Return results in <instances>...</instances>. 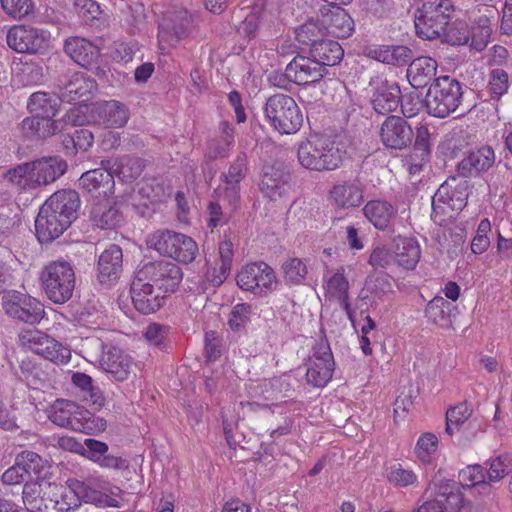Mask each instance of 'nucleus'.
Here are the masks:
<instances>
[{"label": "nucleus", "mask_w": 512, "mask_h": 512, "mask_svg": "<svg viewBox=\"0 0 512 512\" xmlns=\"http://www.w3.org/2000/svg\"><path fill=\"white\" fill-rule=\"evenodd\" d=\"M147 280L137 272L132 283L130 284V298L135 309L148 315L159 310L163 304L165 297L156 293L153 284L144 282Z\"/></svg>", "instance_id": "obj_23"}, {"label": "nucleus", "mask_w": 512, "mask_h": 512, "mask_svg": "<svg viewBox=\"0 0 512 512\" xmlns=\"http://www.w3.org/2000/svg\"><path fill=\"white\" fill-rule=\"evenodd\" d=\"M123 253L119 246L110 245L104 250L98 261V280L110 285L116 281L122 272Z\"/></svg>", "instance_id": "obj_31"}, {"label": "nucleus", "mask_w": 512, "mask_h": 512, "mask_svg": "<svg viewBox=\"0 0 512 512\" xmlns=\"http://www.w3.org/2000/svg\"><path fill=\"white\" fill-rule=\"evenodd\" d=\"M330 197L339 208L359 207L364 201L363 187L357 180L340 182L332 187Z\"/></svg>", "instance_id": "obj_33"}, {"label": "nucleus", "mask_w": 512, "mask_h": 512, "mask_svg": "<svg viewBox=\"0 0 512 512\" xmlns=\"http://www.w3.org/2000/svg\"><path fill=\"white\" fill-rule=\"evenodd\" d=\"M96 89V81L82 72L66 75L58 83L59 98L67 103L85 102Z\"/></svg>", "instance_id": "obj_21"}, {"label": "nucleus", "mask_w": 512, "mask_h": 512, "mask_svg": "<svg viewBox=\"0 0 512 512\" xmlns=\"http://www.w3.org/2000/svg\"><path fill=\"white\" fill-rule=\"evenodd\" d=\"M46 297L55 304H64L73 295L76 284L75 271L70 262L59 259L46 264L40 274Z\"/></svg>", "instance_id": "obj_6"}, {"label": "nucleus", "mask_w": 512, "mask_h": 512, "mask_svg": "<svg viewBox=\"0 0 512 512\" xmlns=\"http://www.w3.org/2000/svg\"><path fill=\"white\" fill-rule=\"evenodd\" d=\"M20 467L27 471V480H38L45 468L43 459L35 452L24 451L16 458Z\"/></svg>", "instance_id": "obj_50"}, {"label": "nucleus", "mask_w": 512, "mask_h": 512, "mask_svg": "<svg viewBox=\"0 0 512 512\" xmlns=\"http://www.w3.org/2000/svg\"><path fill=\"white\" fill-rule=\"evenodd\" d=\"M325 74L324 66L310 55H297L286 66L284 77L295 84L307 85L319 81Z\"/></svg>", "instance_id": "obj_24"}, {"label": "nucleus", "mask_w": 512, "mask_h": 512, "mask_svg": "<svg viewBox=\"0 0 512 512\" xmlns=\"http://www.w3.org/2000/svg\"><path fill=\"white\" fill-rule=\"evenodd\" d=\"M411 126L402 117L390 115L379 128L382 144L388 149L402 150L410 146L413 139Z\"/></svg>", "instance_id": "obj_22"}, {"label": "nucleus", "mask_w": 512, "mask_h": 512, "mask_svg": "<svg viewBox=\"0 0 512 512\" xmlns=\"http://www.w3.org/2000/svg\"><path fill=\"white\" fill-rule=\"evenodd\" d=\"M252 314V306L248 303H238L236 304L229 318V326L232 330H239L246 326V324L250 321V317Z\"/></svg>", "instance_id": "obj_59"}, {"label": "nucleus", "mask_w": 512, "mask_h": 512, "mask_svg": "<svg viewBox=\"0 0 512 512\" xmlns=\"http://www.w3.org/2000/svg\"><path fill=\"white\" fill-rule=\"evenodd\" d=\"M204 352L207 360L215 361L220 357V341L214 331H208L204 337Z\"/></svg>", "instance_id": "obj_63"}, {"label": "nucleus", "mask_w": 512, "mask_h": 512, "mask_svg": "<svg viewBox=\"0 0 512 512\" xmlns=\"http://www.w3.org/2000/svg\"><path fill=\"white\" fill-rule=\"evenodd\" d=\"M181 233L171 230H157L147 237V246L156 250L160 255L170 257L176 240Z\"/></svg>", "instance_id": "obj_46"}, {"label": "nucleus", "mask_w": 512, "mask_h": 512, "mask_svg": "<svg viewBox=\"0 0 512 512\" xmlns=\"http://www.w3.org/2000/svg\"><path fill=\"white\" fill-rule=\"evenodd\" d=\"M236 281L244 291L252 292L255 295H266L273 290L276 276L274 270L261 261L242 267L237 274Z\"/></svg>", "instance_id": "obj_17"}, {"label": "nucleus", "mask_w": 512, "mask_h": 512, "mask_svg": "<svg viewBox=\"0 0 512 512\" xmlns=\"http://www.w3.org/2000/svg\"><path fill=\"white\" fill-rule=\"evenodd\" d=\"M31 163L38 188L54 182L67 169L66 162L58 157L42 158Z\"/></svg>", "instance_id": "obj_35"}, {"label": "nucleus", "mask_w": 512, "mask_h": 512, "mask_svg": "<svg viewBox=\"0 0 512 512\" xmlns=\"http://www.w3.org/2000/svg\"><path fill=\"white\" fill-rule=\"evenodd\" d=\"M41 485L37 480H27L23 487V502L26 505L27 510L32 511V505L34 502H38L42 499L40 496Z\"/></svg>", "instance_id": "obj_62"}, {"label": "nucleus", "mask_w": 512, "mask_h": 512, "mask_svg": "<svg viewBox=\"0 0 512 512\" xmlns=\"http://www.w3.org/2000/svg\"><path fill=\"white\" fill-rule=\"evenodd\" d=\"M373 91V109L382 115L395 111L401 100V90L396 82L388 81L383 75H376L369 81Z\"/></svg>", "instance_id": "obj_20"}, {"label": "nucleus", "mask_w": 512, "mask_h": 512, "mask_svg": "<svg viewBox=\"0 0 512 512\" xmlns=\"http://www.w3.org/2000/svg\"><path fill=\"white\" fill-rule=\"evenodd\" d=\"M191 24L192 16L186 10L168 12L159 24V41L170 46L175 45L188 36Z\"/></svg>", "instance_id": "obj_25"}, {"label": "nucleus", "mask_w": 512, "mask_h": 512, "mask_svg": "<svg viewBox=\"0 0 512 512\" xmlns=\"http://www.w3.org/2000/svg\"><path fill=\"white\" fill-rule=\"evenodd\" d=\"M472 409L466 402H461L446 411L445 433L449 436L458 432L461 426L469 420Z\"/></svg>", "instance_id": "obj_47"}, {"label": "nucleus", "mask_w": 512, "mask_h": 512, "mask_svg": "<svg viewBox=\"0 0 512 512\" xmlns=\"http://www.w3.org/2000/svg\"><path fill=\"white\" fill-rule=\"evenodd\" d=\"M72 383L81 389L83 398L94 406V409H99L104 405L105 399L98 387L93 385L92 378L81 372H76L72 375Z\"/></svg>", "instance_id": "obj_44"}, {"label": "nucleus", "mask_w": 512, "mask_h": 512, "mask_svg": "<svg viewBox=\"0 0 512 512\" xmlns=\"http://www.w3.org/2000/svg\"><path fill=\"white\" fill-rule=\"evenodd\" d=\"M60 101L59 94L35 92L29 97L27 108L33 117H54Z\"/></svg>", "instance_id": "obj_40"}, {"label": "nucleus", "mask_w": 512, "mask_h": 512, "mask_svg": "<svg viewBox=\"0 0 512 512\" xmlns=\"http://www.w3.org/2000/svg\"><path fill=\"white\" fill-rule=\"evenodd\" d=\"M420 247L411 238L400 239L396 244L395 260L405 269H413L420 259Z\"/></svg>", "instance_id": "obj_43"}, {"label": "nucleus", "mask_w": 512, "mask_h": 512, "mask_svg": "<svg viewBox=\"0 0 512 512\" xmlns=\"http://www.w3.org/2000/svg\"><path fill=\"white\" fill-rule=\"evenodd\" d=\"M456 307L441 296H435L425 308V317L429 322L441 327L452 325V312Z\"/></svg>", "instance_id": "obj_39"}, {"label": "nucleus", "mask_w": 512, "mask_h": 512, "mask_svg": "<svg viewBox=\"0 0 512 512\" xmlns=\"http://www.w3.org/2000/svg\"><path fill=\"white\" fill-rule=\"evenodd\" d=\"M463 95L462 83L448 75L440 76L431 82L424 106L429 115L445 118L462 107Z\"/></svg>", "instance_id": "obj_3"}, {"label": "nucleus", "mask_w": 512, "mask_h": 512, "mask_svg": "<svg viewBox=\"0 0 512 512\" xmlns=\"http://www.w3.org/2000/svg\"><path fill=\"white\" fill-rule=\"evenodd\" d=\"M80 198L74 190H59L40 207L35 220L36 236L41 243L58 238L77 218Z\"/></svg>", "instance_id": "obj_1"}, {"label": "nucleus", "mask_w": 512, "mask_h": 512, "mask_svg": "<svg viewBox=\"0 0 512 512\" xmlns=\"http://www.w3.org/2000/svg\"><path fill=\"white\" fill-rule=\"evenodd\" d=\"M53 117H32L23 121V128L30 129L39 138H47L60 130L59 123Z\"/></svg>", "instance_id": "obj_49"}, {"label": "nucleus", "mask_w": 512, "mask_h": 512, "mask_svg": "<svg viewBox=\"0 0 512 512\" xmlns=\"http://www.w3.org/2000/svg\"><path fill=\"white\" fill-rule=\"evenodd\" d=\"M437 67V61L428 56L411 59L407 69V79L412 87L423 88L436 79Z\"/></svg>", "instance_id": "obj_34"}, {"label": "nucleus", "mask_w": 512, "mask_h": 512, "mask_svg": "<svg viewBox=\"0 0 512 512\" xmlns=\"http://www.w3.org/2000/svg\"><path fill=\"white\" fill-rule=\"evenodd\" d=\"M19 342L33 353L58 365L67 364L71 350L39 330H26L19 334Z\"/></svg>", "instance_id": "obj_13"}, {"label": "nucleus", "mask_w": 512, "mask_h": 512, "mask_svg": "<svg viewBox=\"0 0 512 512\" xmlns=\"http://www.w3.org/2000/svg\"><path fill=\"white\" fill-rule=\"evenodd\" d=\"M197 254V243L191 237L180 234L179 238L176 240V245L172 250L170 258L188 264L195 260Z\"/></svg>", "instance_id": "obj_48"}, {"label": "nucleus", "mask_w": 512, "mask_h": 512, "mask_svg": "<svg viewBox=\"0 0 512 512\" xmlns=\"http://www.w3.org/2000/svg\"><path fill=\"white\" fill-rule=\"evenodd\" d=\"M65 53L84 68L92 67L99 58V49L85 38L70 37L64 44Z\"/></svg>", "instance_id": "obj_32"}, {"label": "nucleus", "mask_w": 512, "mask_h": 512, "mask_svg": "<svg viewBox=\"0 0 512 512\" xmlns=\"http://www.w3.org/2000/svg\"><path fill=\"white\" fill-rule=\"evenodd\" d=\"M509 86V75L504 69L495 68L490 71L487 88L493 99H499L506 94Z\"/></svg>", "instance_id": "obj_52"}, {"label": "nucleus", "mask_w": 512, "mask_h": 512, "mask_svg": "<svg viewBox=\"0 0 512 512\" xmlns=\"http://www.w3.org/2000/svg\"><path fill=\"white\" fill-rule=\"evenodd\" d=\"M126 158H113L106 162V168H96L84 172L79 185L95 200L106 199L117 193L122 197L127 192Z\"/></svg>", "instance_id": "obj_2"}, {"label": "nucleus", "mask_w": 512, "mask_h": 512, "mask_svg": "<svg viewBox=\"0 0 512 512\" xmlns=\"http://www.w3.org/2000/svg\"><path fill=\"white\" fill-rule=\"evenodd\" d=\"M4 179L20 192L32 191L38 188L31 162L18 164L7 170Z\"/></svg>", "instance_id": "obj_37"}, {"label": "nucleus", "mask_w": 512, "mask_h": 512, "mask_svg": "<svg viewBox=\"0 0 512 512\" xmlns=\"http://www.w3.org/2000/svg\"><path fill=\"white\" fill-rule=\"evenodd\" d=\"M321 25L337 38H348L354 30V21L340 6H323L319 10Z\"/></svg>", "instance_id": "obj_26"}, {"label": "nucleus", "mask_w": 512, "mask_h": 512, "mask_svg": "<svg viewBox=\"0 0 512 512\" xmlns=\"http://www.w3.org/2000/svg\"><path fill=\"white\" fill-rule=\"evenodd\" d=\"M492 34L491 19L487 14L479 15L473 20L470 29L471 46L482 51L488 44Z\"/></svg>", "instance_id": "obj_45"}, {"label": "nucleus", "mask_w": 512, "mask_h": 512, "mask_svg": "<svg viewBox=\"0 0 512 512\" xmlns=\"http://www.w3.org/2000/svg\"><path fill=\"white\" fill-rule=\"evenodd\" d=\"M309 55L324 66L327 73L328 66L337 65L343 58L344 51L340 44L331 39H321L310 47Z\"/></svg>", "instance_id": "obj_36"}, {"label": "nucleus", "mask_w": 512, "mask_h": 512, "mask_svg": "<svg viewBox=\"0 0 512 512\" xmlns=\"http://www.w3.org/2000/svg\"><path fill=\"white\" fill-rule=\"evenodd\" d=\"M363 213L377 229L384 230L388 227L396 210L386 201L373 200L366 203Z\"/></svg>", "instance_id": "obj_41"}, {"label": "nucleus", "mask_w": 512, "mask_h": 512, "mask_svg": "<svg viewBox=\"0 0 512 512\" xmlns=\"http://www.w3.org/2000/svg\"><path fill=\"white\" fill-rule=\"evenodd\" d=\"M306 365L307 383L317 388L325 387L332 379L335 370L333 354L326 341H320L316 345Z\"/></svg>", "instance_id": "obj_18"}, {"label": "nucleus", "mask_w": 512, "mask_h": 512, "mask_svg": "<svg viewBox=\"0 0 512 512\" xmlns=\"http://www.w3.org/2000/svg\"><path fill=\"white\" fill-rule=\"evenodd\" d=\"M323 30L324 28H321L317 22L307 21L296 29L295 38L298 43L312 47L322 39Z\"/></svg>", "instance_id": "obj_54"}, {"label": "nucleus", "mask_w": 512, "mask_h": 512, "mask_svg": "<svg viewBox=\"0 0 512 512\" xmlns=\"http://www.w3.org/2000/svg\"><path fill=\"white\" fill-rule=\"evenodd\" d=\"M6 42L18 53L41 54L50 47L51 34L30 25H14L7 32Z\"/></svg>", "instance_id": "obj_12"}, {"label": "nucleus", "mask_w": 512, "mask_h": 512, "mask_svg": "<svg viewBox=\"0 0 512 512\" xmlns=\"http://www.w3.org/2000/svg\"><path fill=\"white\" fill-rule=\"evenodd\" d=\"M248 172V157L246 152L240 151L231 162L227 172L220 175L221 184L214 193L219 200L227 203L232 211L238 206L241 195L240 183L245 179Z\"/></svg>", "instance_id": "obj_14"}, {"label": "nucleus", "mask_w": 512, "mask_h": 512, "mask_svg": "<svg viewBox=\"0 0 512 512\" xmlns=\"http://www.w3.org/2000/svg\"><path fill=\"white\" fill-rule=\"evenodd\" d=\"M434 497L424 501L416 512H459L464 506L461 486L453 480L434 483Z\"/></svg>", "instance_id": "obj_15"}, {"label": "nucleus", "mask_w": 512, "mask_h": 512, "mask_svg": "<svg viewBox=\"0 0 512 512\" xmlns=\"http://www.w3.org/2000/svg\"><path fill=\"white\" fill-rule=\"evenodd\" d=\"M3 11L14 19H22L32 12L31 0H0Z\"/></svg>", "instance_id": "obj_57"}, {"label": "nucleus", "mask_w": 512, "mask_h": 512, "mask_svg": "<svg viewBox=\"0 0 512 512\" xmlns=\"http://www.w3.org/2000/svg\"><path fill=\"white\" fill-rule=\"evenodd\" d=\"M461 490L465 488L478 487L481 493L489 494L491 486L486 481V470L479 464L469 465L459 472Z\"/></svg>", "instance_id": "obj_42"}, {"label": "nucleus", "mask_w": 512, "mask_h": 512, "mask_svg": "<svg viewBox=\"0 0 512 512\" xmlns=\"http://www.w3.org/2000/svg\"><path fill=\"white\" fill-rule=\"evenodd\" d=\"M220 262L222 264V279H226L230 273L233 259V244L230 239H224L219 244Z\"/></svg>", "instance_id": "obj_61"}, {"label": "nucleus", "mask_w": 512, "mask_h": 512, "mask_svg": "<svg viewBox=\"0 0 512 512\" xmlns=\"http://www.w3.org/2000/svg\"><path fill=\"white\" fill-rule=\"evenodd\" d=\"M349 281L345 276V267L340 266L329 277H325L324 290L328 300L337 301L349 318H352V311L349 303Z\"/></svg>", "instance_id": "obj_30"}, {"label": "nucleus", "mask_w": 512, "mask_h": 512, "mask_svg": "<svg viewBox=\"0 0 512 512\" xmlns=\"http://www.w3.org/2000/svg\"><path fill=\"white\" fill-rule=\"evenodd\" d=\"M511 458L508 455H501L489 461V469L486 471L488 482H498L510 471Z\"/></svg>", "instance_id": "obj_56"}, {"label": "nucleus", "mask_w": 512, "mask_h": 512, "mask_svg": "<svg viewBox=\"0 0 512 512\" xmlns=\"http://www.w3.org/2000/svg\"><path fill=\"white\" fill-rule=\"evenodd\" d=\"M288 173L280 166L266 165L260 181V190L270 200L276 201L289 191Z\"/></svg>", "instance_id": "obj_28"}, {"label": "nucleus", "mask_w": 512, "mask_h": 512, "mask_svg": "<svg viewBox=\"0 0 512 512\" xmlns=\"http://www.w3.org/2000/svg\"><path fill=\"white\" fill-rule=\"evenodd\" d=\"M285 281L289 284H301L307 273L306 264L299 258H290L282 264Z\"/></svg>", "instance_id": "obj_53"}, {"label": "nucleus", "mask_w": 512, "mask_h": 512, "mask_svg": "<svg viewBox=\"0 0 512 512\" xmlns=\"http://www.w3.org/2000/svg\"><path fill=\"white\" fill-rule=\"evenodd\" d=\"M439 38L450 45H465L471 39L470 29L463 21L449 23Z\"/></svg>", "instance_id": "obj_51"}, {"label": "nucleus", "mask_w": 512, "mask_h": 512, "mask_svg": "<svg viewBox=\"0 0 512 512\" xmlns=\"http://www.w3.org/2000/svg\"><path fill=\"white\" fill-rule=\"evenodd\" d=\"M469 182L466 178L450 176L441 184L432 197L431 218L435 223L442 224L446 208L452 211H461L467 205Z\"/></svg>", "instance_id": "obj_10"}, {"label": "nucleus", "mask_w": 512, "mask_h": 512, "mask_svg": "<svg viewBox=\"0 0 512 512\" xmlns=\"http://www.w3.org/2000/svg\"><path fill=\"white\" fill-rule=\"evenodd\" d=\"M268 123L281 134H294L302 126L303 115L295 100L286 94L270 96L264 107Z\"/></svg>", "instance_id": "obj_8"}, {"label": "nucleus", "mask_w": 512, "mask_h": 512, "mask_svg": "<svg viewBox=\"0 0 512 512\" xmlns=\"http://www.w3.org/2000/svg\"><path fill=\"white\" fill-rule=\"evenodd\" d=\"M343 151L339 146L322 136H313L299 144L297 158L300 165L311 171H331L340 166Z\"/></svg>", "instance_id": "obj_5"}, {"label": "nucleus", "mask_w": 512, "mask_h": 512, "mask_svg": "<svg viewBox=\"0 0 512 512\" xmlns=\"http://www.w3.org/2000/svg\"><path fill=\"white\" fill-rule=\"evenodd\" d=\"M49 418L58 426L87 434L106 427L103 419L91 417L87 410L68 400H57L51 406Z\"/></svg>", "instance_id": "obj_9"}, {"label": "nucleus", "mask_w": 512, "mask_h": 512, "mask_svg": "<svg viewBox=\"0 0 512 512\" xmlns=\"http://www.w3.org/2000/svg\"><path fill=\"white\" fill-rule=\"evenodd\" d=\"M138 272L163 293L174 292L183 276L177 264L164 260L147 263Z\"/></svg>", "instance_id": "obj_19"}, {"label": "nucleus", "mask_w": 512, "mask_h": 512, "mask_svg": "<svg viewBox=\"0 0 512 512\" xmlns=\"http://www.w3.org/2000/svg\"><path fill=\"white\" fill-rule=\"evenodd\" d=\"M65 118L68 122L73 125H84L86 122H90V107L87 105H79L69 109Z\"/></svg>", "instance_id": "obj_64"}, {"label": "nucleus", "mask_w": 512, "mask_h": 512, "mask_svg": "<svg viewBox=\"0 0 512 512\" xmlns=\"http://www.w3.org/2000/svg\"><path fill=\"white\" fill-rule=\"evenodd\" d=\"M121 215L115 205L108 198L94 200L91 208V220L101 229H111L118 225Z\"/></svg>", "instance_id": "obj_38"}, {"label": "nucleus", "mask_w": 512, "mask_h": 512, "mask_svg": "<svg viewBox=\"0 0 512 512\" xmlns=\"http://www.w3.org/2000/svg\"><path fill=\"white\" fill-rule=\"evenodd\" d=\"M93 142L94 135L89 129L76 130L73 135L67 136L63 140L66 149H69L70 145L72 146V153H75L79 150H88L92 146Z\"/></svg>", "instance_id": "obj_55"}, {"label": "nucleus", "mask_w": 512, "mask_h": 512, "mask_svg": "<svg viewBox=\"0 0 512 512\" xmlns=\"http://www.w3.org/2000/svg\"><path fill=\"white\" fill-rule=\"evenodd\" d=\"M216 198L218 197L216 196ZM220 201L221 200L219 199H217L216 201H211L207 207V212L209 215L208 227L210 228H215L226 224L231 216V213L233 212L229 205L228 207L230 211H224L222 206L220 205Z\"/></svg>", "instance_id": "obj_60"}, {"label": "nucleus", "mask_w": 512, "mask_h": 512, "mask_svg": "<svg viewBox=\"0 0 512 512\" xmlns=\"http://www.w3.org/2000/svg\"><path fill=\"white\" fill-rule=\"evenodd\" d=\"M437 447V436L433 433L426 432L419 437L416 445V452L423 462H429L431 455L436 452Z\"/></svg>", "instance_id": "obj_58"}, {"label": "nucleus", "mask_w": 512, "mask_h": 512, "mask_svg": "<svg viewBox=\"0 0 512 512\" xmlns=\"http://www.w3.org/2000/svg\"><path fill=\"white\" fill-rule=\"evenodd\" d=\"M91 122L107 127H122L127 121L125 106L116 100L100 101L90 106Z\"/></svg>", "instance_id": "obj_27"}, {"label": "nucleus", "mask_w": 512, "mask_h": 512, "mask_svg": "<svg viewBox=\"0 0 512 512\" xmlns=\"http://www.w3.org/2000/svg\"><path fill=\"white\" fill-rule=\"evenodd\" d=\"M495 163V153L490 146H483L476 151H471L456 167L458 176L472 177L489 170Z\"/></svg>", "instance_id": "obj_29"}, {"label": "nucleus", "mask_w": 512, "mask_h": 512, "mask_svg": "<svg viewBox=\"0 0 512 512\" xmlns=\"http://www.w3.org/2000/svg\"><path fill=\"white\" fill-rule=\"evenodd\" d=\"M105 482L98 478H88L86 481L68 479L58 503L60 510L69 512L77 509L82 502L95 504L99 507H116L118 500L103 492Z\"/></svg>", "instance_id": "obj_4"}, {"label": "nucleus", "mask_w": 512, "mask_h": 512, "mask_svg": "<svg viewBox=\"0 0 512 512\" xmlns=\"http://www.w3.org/2000/svg\"><path fill=\"white\" fill-rule=\"evenodd\" d=\"M454 11L451 0H422L415 12L416 34L427 40H433L444 34Z\"/></svg>", "instance_id": "obj_7"}, {"label": "nucleus", "mask_w": 512, "mask_h": 512, "mask_svg": "<svg viewBox=\"0 0 512 512\" xmlns=\"http://www.w3.org/2000/svg\"><path fill=\"white\" fill-rule=\"evenodd\" d=\"M89 361L98 363L118 382L128 378V366L123 351L112 344H104L100 339H91L86 344Z\"/></svg>", "instance_id": "obj_11"}, {"label": "nucleus", "mask_w": 512, "mask_h": 512, "mask_svg": "<svg viewBox=\"0 0 512 512\" xmlns=\"http://www.w3.org/2000/svg\"><path fill=\"white\" fill-rule=\"evenodd\" d=\"M2 301L5 312L24 323L37 324L44 317L43 304L29 295L9 290L4 294Z\"/></svg>", "instance_id": "obj_16"}]
</instances>
